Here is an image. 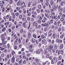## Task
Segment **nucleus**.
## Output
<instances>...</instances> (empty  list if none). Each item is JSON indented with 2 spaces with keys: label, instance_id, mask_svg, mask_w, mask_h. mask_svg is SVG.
<instances>
[{
  "label": "nucleus",
  "instance_id": "4c0bfd02",
  "mask_svg": "<svg viewBox=\"0 0 65 65\" xmlns=\"http://www.w3.org/2000/svg\"><path fill=\"white\" fill-rule=\"evenodd\" d=\"M5 8L4 7L3 8V9L2 10V12H4V11H5Z\"/></svg>",
  "mask_w": 65,
  "mask_h": 65
},
{
  "label": "nucleus",
  "instance_id": "b1692460",
  "mask_svg": "<svg viewBox=\"0 0 65 65\" xmlns=\"http://www.w3.org/2000/svg\"><path fill=\"white\" fill-rule=\"evenodd\" d=\"M9 3L10 4H12V0H10Z\"/></svg>",
  "mask_w": 65,
  "mask_h": 65
},
{
  "label": "nucleus",
  "instance_id": "774afa93",
  "mask_svg": "<svg viewBox=\"0 0 65 65\" xmlns=\"http://www.w3.org/2000/svg\"><path fill=\"white\" fill-rule=\"evenodd\" d=\"M1 56L2 57H4V54H1Z\"/></svg>",
  "mask_w": 65,
  "mask_h": 65
},
{
  "label": "nucleus",
  "instance_id": "f3484780",
  "mask_svg": "<svg viewBox=\"0 0 65 65\" xmlns=\"http://www.w3.org/2000/svg\"><path fill=\"white\" fill-rule=\"evenodd\" d=\"M10 59H9L8 60V62L7 63V64H8V65H9V64H10Z\"/></svg>",
  "mask_w": 65,
  "mask_h": 65
},
{
  "label": "nucleus",
  "instance_id": "5fc2aeb1",
  "mask_svg": "<svg viewBox=\"0 0 65 65\" xmlns=\"http://www.w3.org/2000/svg\"><path fill=\"white\" fill-rule=\"evenodd\" d=\"M60 21H61V22H63V21H64V19L61 18L60 19Z\"/></svg>",
  "mask_w": 65,
  "mask_h": 65
},
{
  "label": "nucleus",
  "instance_id": "e433bc0d",
  "mask_svg": "<svg viewBox=\"0 0 65 65\" xmlns=\"http://www.w3.org/2000/svg\"><path fill=\"white\" fill-rule=\"evenodd\" d=\"M24 3L23 2H21L20 3V5L22 6L23 5V4Z\"/></svg>",
  "mask_w": 65,
  "mask_h": 65
},
{
  "label": "nucleus",
  "instance_id": "e2e57ef3",
  "mask_svg": "<svg viewBox=\"0 0 65 65\" xmlns=\"http://www.w3.org/2000/svg\"><path fill=\"white\" fill-rule=\"evenodd\" d=\"M9 20L10 21H11V20H12V19H11V16L10 17Z\"/></svg>",
  "mask_w": 65,
  "mask_h": 65
},
{
  "label": "nucleus",
  "instance_id": "2f4dec72",
  "mask_svg": "<svg viewBox=\"0 0 65 65\" xmlns=\"http://www.w3.org/2000/svg\"><path fill=\"white\" fill-rule=\"evenodd\" d=\"M36 53L37 54H39L40 53V52L39 51H37L36 52Z\"/></svg>",
  "mask_w": 65,
  "mask_h": 65
},
{
  "label": "nucleus",
  "instance_id": "c756f323",
  "mask_svg": "<svg viewBox=\"0 0 65 65\" xmlns=\"http://www.w3.org/2000/svg\"><path fill=\"white\" fill-rule=\"evenodd\" d=\"M64 35L63 34V35H61L60 36V38H61V39H62V38H63V37H64Z\"/></svg>",
  "mask_w": 65,
  "mask_h": 65
},
{
  "label": "nucleus",
  "instance_id": "a19ab883",
  "mask_svg": "<svg viewBox=\"0 0 65 65\" xmlns=\"http://www.w3.org/2000/svg\"><path fill=\"white\" fill-rule=\"evenodd\" d=\"M22 20L23 21H24H24H26V19H25V18H22Z\"/></svg>",
  "mask_w": 65,
  "mask_h": 65
},
{
  "label": "nucleus",
  "instance_id": "7ed1b4c3",
  "mask_svg": "<svg viewBox=\"0 0 65 65\" xmlns=\"http://www.w3.org/2000/svg\"><path fill=\"white\" fill-rule=\"evenodd\" d=\"M49 52V48L47 47L46 49V51L45 53V54H46Z\"/></svg>",
  "mask_w": 65,
  "mask_h": 65
},
{
  "label": "nucleus",
  "instance_id": "4be33fe9",
  "mask_svg": "<svg viewBox=\"0 0 65 65\" xmlns=\"http://www.w3.org/2000/svg\"><path fill=\"white\" fill-rule=\"evenodd\" d=\"M0 50H1V51H3V50H5V48H2V46L0 47Z\"/></svg>",
  "mask_w": 65,
  "mask_h": 65
},
{
  "label": "nucleus",
  "instance_id": "4d7b16f0",
  "mask_svg": "<svg viewBox=\"0 0 65 65\" xmlns=\"http://www.w3.org/2000/svg\"><path fill=\"white\" fill-rule=\"evenodd\" d=\"M51 63L52 64H54V60L53 59L51 60Z\"/></svg>",
  "mask_w": 65,
  "mask_h": 65
},
{
  "label": "nucleus",
  "instance_id": "9b49d317",
  "mask_svg": "<svg viewBox=\"0 0 65 65\" xmlns=\"http://www.w3.org/2000/svg\"><path fill=\"white\" fill-rule=\"evenodd\" d=\"M52 8L54 9V10H56V5H54L52 7Z\"/></svg>",
  "mask_w": 65,
  "mask_h": 65
},
{
  "label": "nucleus",
  "instance_id": "ddd939ff",
  "mask_svg": "<svg viewBox=\"0 0 65 65\" xmlns=\"http://www.w3.org/2000/svg\"><path fill=\"white\" fill-rule=\"evenodd\" d=\"M5 24V25H6L7 26H8L9 25V22H6Z\"/></svg>",
  "mask_w": 65,
  "mask_h": 65
},
{
  "label": "nucleus",
  "instance_id": "412c9836",
  "mask_svg": "<svg viewBox=\"0 0 65 65\" xmlns=\"http://www.w3.org/2000/svg\"><path fill=\"white\" fill-rule=\"evenodd\" d=\"M23 26L24 28H26V25L25 23H24L23 24Z\"/></svg>",
  "mask_w": 65,
  "mask_h": 65
},
{
  "label": "nucleus",
  "instance_id": "7c9ffc66",
  "mask_svg": "<svg viewBox=\"0 0 65 65\" xmlns=\"http://www.w3.org/2000/svg\"><path fill=\"white\" fill-rule=\"evenodd\" d=\"M15 52L14 51H13L12 52V56H14V54H15Z\"/></svg>",
  "mask_w": 65,
  "mask_h": 65
},
{
  "label": "nucleus",
  "instance_id": "a878e982",
  "mask_svg": "<svg viewBox=\"0 0 65 65\" xmlns=\"http://www.w3.org/2000/svg\"><path fill=\"white\" fill-rule=\"evenodd\" d=\"M41 37L42 39H44V38H45V36L43 35H42L41 36Z\"/></svg>",
  "mask_w": 65,
  "mask_h": 65
},
{
  "label": "nucleus",
  "instance_id": "1a4fd4ad",
  "mask_svg": "<svg viewBox=\"0 0 65 65\" xmlns=\"http://www.w3.org/2000/svg\"><path fill=\"white\" fill-rule=\"evenodd\" d=\"M6 27H4L2 29V31L3 32H4L6 30Z\"/></svg>",
  "mask_w": 65,
  "mask_h": 65
},
{
  "label": "nucleus",
  "instance_id": "69168bd1",
  "mask_svg": "<svg viewBox=\"0 0 65 65\" xmlns=\"http://www.w3.org/2000/svg\"><path fill=\"white\" fill-rule=\"evenodd\" d=\"M37 11L38 13H39L40 12V10H39L38 9L37 10Z\"/></svg>",
  "mask_w": 65,
  "mask_h": 65
},
{
  "label": "nucleus",
  "instance_id": "6e6d98bb",
  "mask_svg": "<svg viewBox=\"0 0 65 65\" xmlns=\"http://www.w3.org/2000/svg\"><path fill=\"white\" fill-rule=\"evenodd\" d=\"M60 53L61 54H63V53H64V52L62 50H61L60 51Z\"/></svg>",
  "mask_w": 65,
  "mask_h": 65
},
{
  "label": "nucleus",
  "instance_id": "0eeeda50",
  "mask_svg": "<svg viewBox=\"0 0 65 65\" xmlns=\"http://www.w3.org/2000/svg\"><path fill=\"white\" fill-rule=\"evenodd\" d=\"M45 16L46 17V18H48V16H49V15H48V14L47 13H45Z\"/></svg>",
  "mask_w": 65,
  "mask_h": 65
},
{
  "label": "nucleus",
  "instance_id": "c9c22d12",
  "mask_svg": "<svg viewBox=\"0 0 65 65\" xmlns=\"http://www.w3.org/2000/svg\"><path fill=\"white\" fill-rule=\"evenodd\" d=\"M29 52H32L33 51V49L32 48H30L29 49Z\"/></svg>",
  "mask_w": 65,
  "mask_h": 65
},
{
  "label": "nucleus",
  "instance_id": "052dcab7",
  "mask_svg": "<svg viewBox=\"0 0 65 65\" xmlns=\"http://www.w3.org/2000/svg\"><path fill=\"white\" fill-rule=\"evenodd\" d=\"M33 37L34 38H37V37H36V36L35 35H33Z\"/></svg>",
  "mask_w": 65,
  "mask_h": 65
},
{
  "label": "nucleus",
  "instance_id": "ea45409f",
  "mask_svg": "<svg viewBox=\"0 0 65 65\" xmlns=\"http://www.w3.org/2000/svg\"><path fill=\"white\" fill-rule=\"evenodd\" d=\"M63 4H64V2H63V1H61V6H62V5H63Z\"/></svg>",
  "mask_w": 65,
  "mask_h": 65
},
{
  "label": "nucleus",
  "instance_id": "bf43d9fd",
  "mask_svg": "<svg viewBox=\"0 0 65 65\" xmlns=\"http://www.w3.org/2000/svg\"><path fill=\"white\" fill-rule=\"evenodd\" d=\"M17 48H18V46H15L14 47V50H16V49H17Z\"/></svg>",
  "mask_w": 65,
  "mask_h": 65
},
{
  "label": "nucleus",
  "instance_id": "de8ad7c7",
  "mask_svg": "<svg viewBox=\"0 0 65 65\" xmlns=\"http://www.w3.org/2000/svg\"><path fill=\"white\" fill-rule=\"evenodd\" d=\"M20 40L21 39L20 38L18 39V42H19V43H21V41Z\"/></svg>",
  "mask_w": 65,
  "mask_h": 65
},
{
  "label": "nucleus",
  "instance_id": "20e7f679",
  "mask_svg": "<svg viewBox=\"0 0 65 65\" xmlns=\"http://www.w3.org/2000/svg\"><path fill=\"white\" fill-rule=\"evenodd\" d=\"M44 27H45L46 26L47 27H48V26H49V23H45L44 25Z\"/></svg>",
  "mask_w": 65,
  "mask_h": 65
},
{
  "label": "nucleus",
  "instance_id": "680f3d73",
  "mask_svg": "<svg viewBox=\"0 0 65 65\" xmlns=\"http://www.w3.org/2000/svg\"><path fill=\"white\" fill-rule=\"evenodd\" d=\"M31 34H30V33H29L28 34V36L29 37H30V36H31Z\"/></svg>",
  "mask_w": 65,
  "mask_h": 65
},
{
  "label": "nucleus",
  "instance_id": "9d476101",
  "mask_svg": "<svg viewBox=\"0 0 65 65\" xmlns=\"http://www.w3.org/2000/svg\"><path fill=\"white\" fill-rule=\"evenodd\" d=\"M36 42V40L34 39L33 38L32 39V43H35Z\"/></svg>",
  "mask_w": 65,
  "mask_h": 65
},
{
  "label": "nucleus",
  "instance_id": "f03ea898",
  "mask_svg": "<svg viewBox=\"0 0 65 65\" xmlns=\"http://www.w3.org/2000/svg\"><path fill=\"white\" fill-rule=\"evenodd\" d=\"M58 10L60 11V12H62L63 11V9L60 6H59L58 8Z\"/></svg>",
  "mask_w": 65,
  "mask_h": 65
},
{
  "label": "nucleus",
  "instance_id": "f257e3e1",
  "mask_svg": "<svg viewBox=\"0 0 65 65\" xmlns=\"http://www.w3.org/2000/svg\"><path fill=\"white\" fill-rule=\"evenodd\" d=\"M14 60H15V58L14 57V56H13L11 58V60L12 63H13V64H14V63H15V61Z\"/></svg>",
  "mask_w": 65,
  "mask_h": 65
},
{
  "label": "nucleus",
  "instance_id": "3c124183",
  "mask_svg": "<svg viewBox=\"0 0 65 65\" xmlns=\"http://www.w3.org/2000/svg\"><path fill=\"white\" fill-rule=\"evenodd\" d=\"M43 17H42L41 16H40V18H39V19L40 20H41L42 19Z\"/></svg>",
  "mask_w": 65,
  "mask_h": 65
},
{
  "label": "nucleus",
  "instance_id": "c85d7f7f",
  "mask_svg": "<svg viewBox=\"0 0 65 65\" xmlns=\"http://www.w3.org/2000/svg\"><path fill=\"white\" fill-rule=\"evenodd\" d=\"M27 16L28 17H30V16H31V12H29L28 13H27Z\"/></svg>",
  "mask_w": 65,
  "mask_h": 65
},
{
  "label": "nucleus",
  "instance_id": "aec40b11",
  "mask_svg": "<svg viewBox=\"0 0 65 65\" xmlns=\"http://www.w3.org/2000/svg\"><path fill=\"white\" fill-rule=\"evenodd\" d=\"M61 63H62V61H58V62L57 64L58 65H60V64H61Z\"/></svg>",
  "mask_w": 65,
  "mask_h": 65
},
{
  "label": "nucleus",
  "instance_id": "49530a36",
  "mask_svg": "<svg viewBox=\"0 0 65 65\" xmlns=\"http://www.w3.org/2000/svg\"><path fill=\"white\" fill-rule=\"evenodd\" d=\"M37 26H38V24L37 23H36L35 24V27L37 28V29H38V28H37Z\"/></svg>",
  "mask_w": 65,
  "mask_h": 65
},
{
  "label": "nucleus",
  "instance_id": "a211bd4d",
  "mask_svg": "<svg viewBox=\"0 0 65 65\" xmlns=\"http://www.w3.org/2000/svg\"><path fill=\"white\" fill-rule=\"evenodd\" d=\"M2 42L3 44H6V42H6V41H3Z\"/></svg>",
  "mask_w": 65,
  "mask_h": 65
},
{
  "label": "nucleus",
  "instance_id": "09e8293b",
  "mask_svg": "<svg viewBox=\"0 0 65 65\" xmlns=\"http://www.w3.org/2000/svg\"><path fill=\"white\" fill-rule=\"evenodd\" d=\"M32 47H33V46H32V45H30L29 46V48H32Z\"/></svg>",
  "mask_w": 65,
  "mask_h": 65
},
{
  "label": "nucleus",
  "instance_id": "5701e85b",
  "mask_svg": "<svg viewBox=\"0 0 65 65\" xmlns=\"http://www.w3.org/2000/svg\"><path fill=\"white\" fill-rule=\"evenodd\" d=\"M63 45L62 44H61V45L60 46V49H62V48H63Z\"/></svg>",
  "mask_w": 65,
  "mask_h": 65
},
{
  "label": "nucleus",
  "instance_id": "a18cd8bd",
  "mask_svg": "<svg viewBox=\"0 0 65 65\" xmlns=\"http://www.w3.org/2000/svg\"><path fill=\"white\" fill-rule=\"evenodd\" d=\"M20 8V7H17L16 9L17 10H19Z\"/></svg>",
  "mask_w": 65,
  "mask_h": 65
},
{
  "label": "nucleus",
  "instance_id": "dca6fc26",
  "mask_svg": "<svg viewBox=\"0 0 65 65\" xmlns=\"http://www.w3.org/2000/svg\"><path fill=\"white\" fill-rule=\"evenodd\" d=\"M52 18V15H50L48 16V19H51V18Z\"/></svg>",
  "mask_w": 65,
  "mask_h": 65
},
{
  "label": "nucleus",
  "instance_id": "8fccbe9b",
  "mask_svg": "<svg viewBox=\"0 0 65 65\" xmlns=\"http://www.w3.org/2000/svg\"><path fill=\"white\" fill-rule=\"evenodd\" d=\"M16 61L17 62H19V61H20V60L19 58H17L16 59Z\"/></svg>",
  "mask_w": 65,
  "mask_h": 65
},
{
  "label": "nucleus",
  "instance_id": "338daca9",
  "mask_svg": "<svg viewBox=\"0 0 65 65\" xmlns=\"http://www.w3.org/2000/svg\"><path fill=\"white\" fill-rule=\"evenodd\" d=\"M58 59L59 60H61L62 59V57H59Z\"/></svg>",
  "mask_w": 65,
  "mask_h": 65
},
{
  "label": "nucleus",
  "instance_id": "79ce46f5",
  "mask_svg": "<svg viewBox=\"0 0 65 65\" xmlns=\"http://www.w3.org/2000/svg\"><path fill=\"white\" fill-rule=\"evenodd\" d=\"M14 28H15V26H13L11 27V29H12V30H14Z\"/></svg>",
  "mask_w": 65,
  "mask_h": 65
},
{
  "label": "nucleus",
  "instance_id": "603ef678",
  "mask_svg": "<svg viewBox=\"0 0 65 65\" xmlns=\"http://www.w3.org/2000/svg\"><path fill=\"white\" fill-rule=\"evenodd\" d=\"M50 57V56H49V55L48 54H47L46 55V58H48Z\"/></svg>",
  "mask_w": 65,
  "mask_h": 65
},
{
  "label": "nucleus",
  "instance_id": "c03bdc74",
  "mask_svg": "<svg viewBox=\"0 0 65 65\" xmlns=\"http://www.w3.org/2000/svg\"><path fill=\"white\" fill-rule=\"evenodd\" d=\"M6 35H7V34H6V32H5L4 34L3 35V37H4V36H6Z\"/></svg>",
  "mask_w": 65,
  "mask_h": 65
},
{
  "label": "nucleus",
  "instance_id": "13d9d810",
  "mask_svg": "<svg viewBox=\"0 0 65 65\" xmlns=\"http://www.w3.org/2000/svg\"><path fill=\"white\" fill-rule=\"evenodd\" d=\"M46 64V62H43L42 63L43 65H45Z\"/></svg>",
  "mask_w": 65,
  "mask_h": 65
},
{
  "label": "nucleus",
  "instance_id": "2eb2a0df",
  "mask_svg": "<svg viewBox=\"0 0 65 65\" xmlns=\"http://www.w3.org/2000/svg\"><path fill=\"white\" fill-rule=\"evenodd\" d=\"M46 41V40L45 39H43L42 41V44H44V43Z\"/></svg>",
  "mask_w": 65,
  "mask_h": 65
},
{
  "label": "nucleus",
  "instance_id": "473e14b6",
  "mask_svg": "<svg viewBox=\"0 0 65 65\" xmlns=\"http://www.w3.org/2000/svg\"><path fill=\"white\" fill-rule=\"evenodd\" d=\"M45 5L46 6H48L49 5V3L48 2H47L45 3Z\"/></svg>",
  "mask_w": 65,
  "mask_h": 65
},
{
  "label": "nucleus",
  "instance_id": "72a5a7b5",
  "mask_svg": "<svg viewBox=\"0 0 65 65\" xmlns=\"http://www.w3.org/2000/svg\"><path fill=\"white\" fill-rule=\"evenodd\" d=\"M5 62H7L8 61V58L7 57H5Z\"/></svg>",
  "mask_w": 65,
  "mask_h": 65
},
{
  "label": "nucleus",
  "instance_id": "cd10ccee",
  "mask_svg": "<svg viewBox=\"0 0 65 65\" xmlns=\"http://www.w3.org/2000/svg\"><path fill=\"white\" fill-rule=\"evenodd\" d=\"M15 15L17 16H19V13L17 12L15 13Z\"/></svg>",
  "mask_w": 65,
  "mask_h": 65
},
{
  "label": "nucleus",
  "instance_id": "37998d69",
  "mask_svg": "<svg viewBox=\"0 0 65 65\" xmlns=\"http://www.w3.org/2000/svg\"><path fill=\"white\" fill-rule=\"evenodd\" d=\"M8 31L9 32V33H10V32H11V29L10 28H9L8 29Z\"/></svg>",
  "mask_w": 65,
  "mask_h": 65
},
{
  "label": "nucleus",
  "instance_id": "58836bf2",
  "mask_svg": "<svg viewBox=\"0 0 65 65\" xmlns=\"http://www.w3.org/2000/svg\"><path fill=\"white\" fill-rule=\"evenodd\" d=\"M42 23H44L45 22H46V21H45V20L43 19L42 21Z\"/></svg>",
  "mask_w": 65,
  "mask_h": 65
},
{
  "label": "nucleus",
  "instance_id": "4468645a",
  "mask_svg": "<svg viewBox=\"0 0 65 65\" xmlns=\"http://www.w3.org/2000/svg\"><path fill=\"white\" fill-rule=\"evenodd\" d=\"M0 5L1 6V7L2 8H4L3 7V4L2 3H0Z\"/></svg>",
  "mask_w": 65,
  "mask_h": 65
},
{
  "label": "nucleus",
  "instance_id": "6ab92c4d",
  "mask_svg": "<svg viewBox=\"0 0 65 65\" xmlns=\"http://www.w3.org/2000/svg\"><path fill=\"white\" fill-rule=\"evenodd\" d=\"M12 25V23L11 22L10 23L9 25L8 26V27L10 28V27H11V26Z\"/></svg>",
  "mask_w": 65,
  "mask_h": 65
},
{
  "label": "nucleus",
  "instance_id": "0e129e2a",
  "mask_svg": "<svg viewBox=\"0 0 65 65\" xmlns=\"http://www.w3.org/2000/svg\"><path fill=\"white\" fill-rule=\"evenodd\" d=\"M53 19H51L50 20V22L51 23H53Z\"/></svg>",
  "mask_w": 65,
  "mask_h": 65
},
{
  "label": "nucleus",
  "instance_id": "f8f14e48",
  "mask_svg": "<svg viewBox=\"0 0 65 65\" xmlns=\"http://www.w3.org/2000/svg\"><path fill=\"white\" fill-rule=\"evenodd\" d=\"M49 50H52L53 48V46L51 45L49 47Z\"/></svg>",
  "mask_w": 65,
  "mask_h": 65
},
{
  "label": "nucleus",
  "instance_id": "bb28decb",
  "mask_svg": "<svg viewBox=\"0 0 65 65\" xmlns=\"http://www.w3.org/2000/svg\"><path fill=\"white\" fill-rule=\"evenodd\" d=\"M28 7H29L30 6V5H31V3L30 2H28Z\"/></svg>",
  "mask_w": 65,
  "mask_h": 65
},
{
  "label": "nucleus",
  "instance_id": "f704fd0d",
  "mask_svg": "<svg viewBox=\"0 0 65 65\" xmlns=\"http://www.w3.org/2000/svg\"><path fill=\"white\" fill-rule=\"evenodd\" d=\"M38 8L39 9H41V6L40 5L38 6Z\"/></svg>",
  "mask_w": 65,
  "mask_h": 65
},
{
  "label": "nucleus",
  "instance_id": "6e6552de",
  "mask_svg": "<svg viewBox=\"0 0 65 65\" xmlns=\"http://www.w3.org/2000/svg\"><path fill=\"white\" fill-rule=\"evenodd\" d=\"M7 10H10V12H12V10L11 9V8H7Z\"/></svg>",
  "mask_w": 65,
  "mask_h": 65
},
{
  "label": "nucleus",
  "instance_id": "423d86ee",
  "mask_svg": "<svg viewBox=\"0 0 65 65\" xmlns=\"http://www.w3.org/2000/svg\"><path fill=\"white\" fill-rule=\"evenodd\" d=\"M0 45H1L3 47H4L5 48L6 47V45H5L4 44L2 43H0Z\"/></svg>",
  "mask_w": 65,
  "mask_h": 65
},
{
  "label": "nucleus",
  "instance_id": "864d4df0",
  "mask_svg": "<svg viewBox=\"0 0 65 65\" xmlns=\"http://www.w3.org/2000/svg\"><path fill=\"white\" fill-rule=\"evenodd\" d=\"M58 18V17H57V15H56L55 16H54V19H55L56 18Z\"/></svg>",
  "mask_w": 65,
  "mask_h": 65
},
{
  "label": "nucleus",
  "instance_id": "393cba45",
  "mask_svg": "<svg viewBox=\"0 0 65 65\" xmlns=\"http://www.w3.org/2000/svg\"><path fill=\"white\" fill-rule=\"evenodd\" d=\"M35 60L36 61L37 63H39V60L38 59L35 58Z\"/></svg>",
  "mask_w": 65,
  "mask_h": 65
},
{
  "label": "nucleus",
  "instance_id": "39448f33",
  "mask_svg": "<svg viewBox=\"0 0 65 65\" xmlns=\"http://www.w3.org/2000/svg\"><path fill=\"white\" fill-rule=\"evenodd\" d=\"M22 62H23V60L22 59H20L19 62V64H20V65H22L23 64L22 63Z\"/></svg>",
  "mask_w": 65,
  "mask_h": 65
}]
</instances>
